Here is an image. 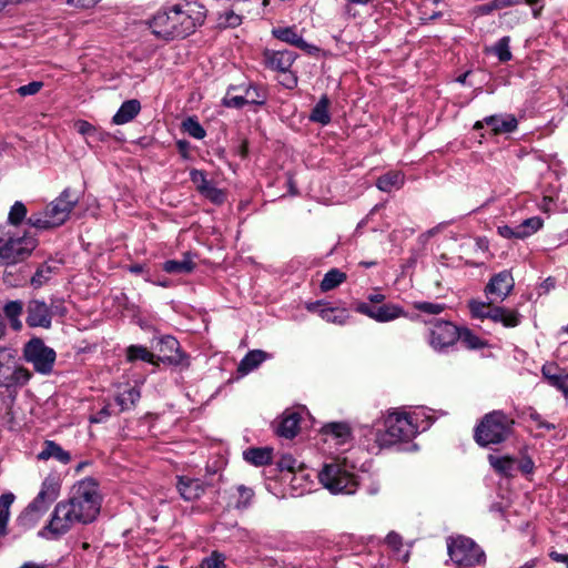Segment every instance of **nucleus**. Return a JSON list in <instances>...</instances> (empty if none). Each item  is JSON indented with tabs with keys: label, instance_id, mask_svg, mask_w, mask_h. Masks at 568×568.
<instances>
[{
	"label": "nucleus",
	"instance_id": "bf43d9fd",
	"mask_svg": "<svg viewBox=\"0 0 568 568\" xmlns=\"http://www.w3.org/2000/svg\"><path fill=\"white\" fill-rule=\"evenodd\" d=\"M385 542L387 546H389L393 550L399 551L403 546V538L399 534L395 531H390L387 534L385 538Z\"/></svg>",
	"mask_w": 568,
	"mask_h": 568
},
{
	"label": "nucleus",
	"instance_id": "ea45409f",
	"mask_svg": "<svg viewBox=\"0 0 568 568\" xmlns=\"http://www.w3.org/2000/svg\"><path fill=\"white\" fill-rule=\"evenodd\" d=\"M347 276L338 268L329 270L323 277L320 284L322 292H328L336 288L338 285L346 281Z\"/></svg>",
	"mask_w": 568,
	"mask_h": 568
},
{
	"label": "nucleus",
	"instance_id": "f704fd0d",
	"mask_svg": "<svg viewBox=\"0 0 568 568\" xmlns=\"http://www.w3.org/2000/svg\"><path fill=\"white\" fill-rule=\"evenodd\" d=\"M489 465L494 468L496 473L505 477H511L516 459L510 456H488Z\"/></svg>",
	"mask_w": 568,
	"mask_h": 568
},
{
	"label": "nucleus",
	"instance_id": "7c9ffc66",
	"mask_svg": "<svg viewBox=\"0 0 568 568\" xmlns=\"http://www.w3.org/2000/svg\"><path fill=\"white\" fill-rule=\"evenodd\" d=\"M44 513L40 511L36 507H32L30 504L21 511V514L17 518V526L26 531L29 530L40 521Z\"/></svg>",
	"mask_w": 568,
	"mask_h": 568
},
{
	"label": "nucleus",
	"instance_id": "0eeeda50",
	"mask_svg": "<svg viewBox=\"0 0 568 568\" xmlns=\"http://www.w3.org/2000/svg\"><path fill=\"white\" fill-rule=\"evenodd\" d=\"M68 313L69 310L62 297L51 296L49 304L44 300L31 298L26 304V324L30 328L49 329L54 316L63 318Z\"/></svg>",
	"mask_w": 568,
	"mask_h": 568
},
{
	"label": "nucleus",
	"instance_id": "37998d69",
	"mask_svg": "<svg viewBox=\"0 0 568 568\" xmlns=\"http://www.w3.org/2000/svg\"><path fill=\"white\" fill-rule=\"evenodd\" d=\"M184 132H186L190 136L202 140L206 135L205 129L199 122L196 116H189L182 121L181 124Z\"/></svg>",
	"mask_w": 568,
	"mask_h": 568
},
{
	"label": "nucleus",
	"instance_id": "2f4dec72",
	"mask_svg": "<svg viewBox=\"0 0 568 568\" xmlns=\"http://www.w3.org/2000/svg\"><path fill=\"white\" fill-rule=\"evenodd\" d=\"M459 341L467 349L477 351L488 346V342L476 335L470 328L459 326Z\"/></svg>",
	"mask_w": 568,
	"mask_h": 568
},
{
	"label": "nucleus",
	"instance_id": "864d4df0",
	"mask_svg": "<svg viewBox=\"0 0 568 568\" xmlns=\"http://www.w3.org/2000/svg\"><path fill=\"white\" fill-rule=\"evenodd\" d=\"M43 87V83L41 81H32L28 84L21 85L17 89V92L21 97H28L37 94Z\"/></svg>",
	"mask_w": 568,
	"mask_h": 568
},
{
	"label": "nucleus",
	"instance_id": "0e129e2a",
	"mask_svg": "<svg viewBox=\"0 0 568 568\" xmlns=\"http://www.w3.org/2000/svg\"><path fill=\"white\" fill-rule=\"evenodd\" d=\"M176 149L184 160H191L190 149L191 143L186 140H178L176 141Z\"/></svg>",
	"mask_w": 568,
	"mask_h": 568
},
{
	"label": "nucleus",
	"instance_id": "f03ea898",
	"mask_svg": "<svg viewBox=\"0 0 568 568\" xmlns=\"http://www.w3.org/2000/svg\"><path fill=\"white\" fill-rule=\"evenodd\" d=\"M206 18L205 7L197 1H185L160 9L149 21L152 33L166 42L185 39L201 27Z\"/></svg>",
	"mask_w": 568,
	"mask_h": 568
},
{
	"label": "nucleus",
	"instance_id": "c9c22d12",
	"mask_svg": "<svg viewBox=\"0 0 568 568\" xmlns=\"http://www.w3.org/2000/svg\"><path fill=\"white\" fill-rule=\"evenodd\" d=\"M58 267L55 265L50 264L49 262H44L38 266L34 274L30 278V284L34 288H40L44 284H47L53 274H55Z\"/></svg>",
	"mask_w": 568,
	"mask_h": 568
},
{
	"label": "nucleus",
	"instance_id": "412c9836",
	"mask_svg": "<svg viewBox=\"0 0 568 568\" xmlns=\"http://www.w3.org/2000/svg\"><path fill=\"white\" fill-rule=\"evenodd\" d=\"M484 122L491 126L494 134L513 133L518 128V120L514 114H493L484 118Z\"/></svg>",
	"mask_w": 568,
	"mask_h": 568
},
{
	"label": "nucleus",
	"instance_id": "6e6d98bb",
	"mask_svg": "<svg viewBox=\"0 0 568 568\" xmlns=\"http://www.w3.org/2000/svg\"><path fill=\"white\" fill-rule=\"evenodd\" d=\"M74 128L77 129L78 133L83 135L88 141H90V138L92 133L94 132V125L85 120H78L74 123Z\"/></svg>",
	"mask_w": 568,
	"mask_h": 568
},
{
	"label": "nucleus",
	"instance_id": "1a4fd4ad",
	"mask_svg": "<svg viewBox=\"0 0 568 568\" xmlns=\"http://www.w3.org/2000/svg\"><path fill=\"white\" fill-rule=\"evenodd\" d=\"M446 546L449 559L457 568H475L486 562L485 551L469 537L449 536L446 538Z\"/></svg>",
	"mask_w": 568,
	"mask_h": 568
},
{
	"label": "nucleus",
	"instance_id": "aec40b11",
	"mask_svg": "<svg viewBox=\"0 0 568 568\" xmlns=\"http://www.w3.org/2000/svg\"><path fill=\"white\" fill-rule=\"evenodd\" d=\"M175 486L181 498L185 501L200 499L206 490V485L201 479L189 476H176Z\"/></svg>",
	"mask_w": 568,
	"mask_h": 568
},
{
	"label": "nucleus",
	"instance_id": "4be33fe9",
	"mask_svg": "<svg viewBox=\"0 0 568 568\" xmlns=\"http://www.w3.org/2000/svg\"><path fill=\"white\" fill-rule=\"evenodd\" d=\"M300 423L301 416L298 413L285 412L275 427V433L280 437L292 439L298 434Z\"/></svg>",
	"mask_w": 568,
	"mask_h": 568
},
{
	"label": "nucleus",
	"instance_id": "72a5a7b5",
	"mask_svg": "<svg viewBox=\"0 0 568 568\" xmlns=\"http://www.w3.org/2000/svg\"><path fill=\"white\" fill-rule=\"evenodd\" d=\"M329 99L326 94L322 95L315 106L312 109L310 120L322 125H327L332 118L328 111Z\"/></svg>",
	"mask_w": 568,
	"mask_h": 568
},
{
	"label": "nucleus",
	"instance_id": "a18cd8bd",
	"mask_svg": "<svg viewBox=\"0 0 568 568\" xmlns=\"http://www.w3.org/2000/svg\"><path fill=\"white\" fill-rule=\"evenodd\" d=\"M412 306L419 313L428 315H438L447 308V305L445 303L427 301H415L413 302Z\"/></svg>",
	"mask_w": 568,
	"mask_h": 568
},
{
	"label": "nucleus",
	"instance_id": "393cba45",
	"mask_svg": "<svg viewBox=\"0 0 568 568\" xmlns=\"http://www.w3.org/2000/svg\"><path fill=\"white\" fill-rule=\"evenodd\" d=\"M141 103L136 99L124 101L112 118V123L116 125L125 124L132 121L140 112Z\"/></svg>",
	"mask_w": 568,
	"mask_h": 568
},
{
	"label": "nucleus",
	"instance_id": "dca6fc26",
	"mask_svg": "<svg viewBox=\"0 0 568 568\" xmlns=\"http://www.w3.org/2000/svg\"><path fill=\"white\" fill-rule=\"evenodd\" d=\"M515 287V280L508 270L494 274L485 286V294L491 301H505Z\"/></svg>",
	"mask_w": 568,
	"mask_h": 568
},
{
	"label": "nucleus",
	"instance_id": "680f3d73",
	"mask_svg": "<svg viewBox=\"0 0 568 568\" xmlns=\"http://www.w3.org/2000/svg\"><path fill=\"white\" fill-rule=\"evenodd\" d=\"M497 6L495 3V0H490L487 3L479 4L475 8V13L478 16H488L493 13L494 11H497Z\"/></svg>",
	"mask_w": 568,
	"mask_h": 568
},
{
	"label": "nucleus",
	"instance_id": "473e14b6",
	"mask_svg": "<svg viewBox=\"0 0 568 568\" xmlns=\"http://www.w3.org/2000/svg\"><path fill=\"white\" fill-rule=\"evenodd\" d=\"M405 182V176L400 172H387L379 176L376 181V186L383 192H392L399 190Z\"/></svg>",
	"mask_w": 568,
	"mask_h": 568
},
{
	"label": "nucleus",
	"instance_id": "c756f323",
	"mask_svg": "<svg viewBox=\"0 0 568 568\" xmlns=\"http://www.w3.org/2000/svg\"><path fill=\"white\" fill-rule=\"evenodd\" d=\"M195 267L196 264L192 261L190 253H185L182 261L168 260L162 265V270L169 274H190Z\"/></svg>",
	"mask_w": 568,
	"mask_h": 568
},
{
	"label": "nucleus",
	"instance_id": "a878e982",
	"mask_svg": "<svg viewBox=\"0 0 568 568\" xmlns=\"http://www.w3.org/2000/svg\"><path fill=\"white\" fill-rule=\"evenodd\" d=\"M323 435H331L336 444L343 445L351 440L352 429L346 422H333L325 424L321 429Z\"/></svg>",
	"mask_w": 568,
	"mask_h": 568
},
{
	"label": "nucleus",
	"instance_id": "9b49d317",
	"mask_svg": "<svg viewBox=\"0 0 568 568\" xmlns=\"http://www.w3.org/2000/svg\"><path fill=\"white\" fill-rule=\"evenodd\" d=\"M428 326V345L437 353L446 354L459 341L458 328L452 321L443 318L423 320Z\"/></svg>",
	"mask_w": 568,
	"mask_h": 568
},
{
	"label": "nucleus",
	"instance_id": "774afa93",
	"mask_svg": "<svg viewBox=\"0 0 568 568\" xmlns=\"http://www.w3.org/2000/svg\"><path fill=\"white\" fill-rule=\"evenodd\" d=\"M111 134L100 128H94V132L92 133L90 141L93 142H105L110 139Z\"/></svg>",
	"mask_w": 568,
	"mask_h": 568
},
{
	"label": "nucleus",
	"instance_id": "423d86ee",
	"mask_svg": "<svg viewBox=\"0 0 568 568\" xmlns=\"http://www.w3.org/2000/svg\"><path fill=\"white\" fill-rule=\"evenodd\" d=\"M418 434V426L408 413L392 412L384 419V429H377L375 442L381 448H388L410 442Z\"/></svg>",
	"mask_w": 568,
	"mask_h": 568
},
{
	"label": "nucleus",
	"instance_id": "4d7b16f0",
	"mask_svg": "<svg viewBox=\"0 0 568 568\" xmlns=\"http://www.w3.org/2000/svg\"><path fill=\"white\" fill-rule=\"evenodd\" d=\"M523 224L526 227V231L529 232V236H530L542 227L544 221L539 216H532V217L526 219L523 222Z\"/></svg>",
	"mask_w": 568,
	"mask_h": 568
},
{
	"label": "nucleus",
	"instance_id": "ddd939ff",
	"mask_svg": "<svg viewBox=\"0 0 568 568\" xmlns=\"http://www.w3.org/2000/svg\"><path fill=\"white\" fill-rule=\"evenodd\" d=\"M320 483L333 494H354L357 488L355 476L341 465H325L318 474Z\"/></svg>",
	"mask_w": 568,
	"mask_h": 568
},
{
	"label": "nucleus",
	"instance_id": "c85d7f7f",
	"mask_svg": "<svg viewBox=\"0 0 568 568\" xmlns=\"http://www.w3.org/2000/svg\"><path fill=\"white\" fill-rule=\"evenodd\" d=\"M267 353L262 349H253L245 354L241 359L237 372L241 375H246L257 368L266 358Z\"/></svg>",
	"mask_w": 568,
	"mask_h": 568
},
{
	"label": "nucleus",
	"instance_id": "e2e57ef3",
	"mask_svg": "<svg viewBox=\"0 0 568 568\" xmlns=\"http://www.w3.org/2000/svg\"><path fill=\"white\" fill-rule=\"evenodd\" d=\"M14 495L12 493H6L0 496V511L10 513V507L14 501Z\"/></svg>",
	"mask_w": 568,
	"mask_h": 568
},
{
	"label": "nucleus",
	"instance_id": "f257e3e1",
	"mask_svg": "<svg viewBox=\"0 0 568 568\" xmlns=\"http://www.w3.org/2000/svg\"><path fill=\"white\" fill-rule=\"evenodd\" d=\"M102 498L98 483L91 478L78 481L69 497L59 501L48 524L39 531V536L58 539L65 535L75 524L93 523L101 510Z\"/></svg>",
	"mask_w": 568,
	"mask_h": 568
},
{
	"label": "nucleus",
	"instance_id": "a211bd4d",
	"mask_svg": "<svg viewBox=\"0 0 568 568\" xmlns=\"http://www.w3.org/2000/svg\"><path fill=\"white\" fill-rule=\"evenodd\" d=\"M264 63L267 69L273 71L287 73L297 58L294 51L284 50H265L263 53Z\"/></svg>",
	"mask_w": 568,
	"mask_h": 568
},
{
	"label": "nucleus",
	"instance_id": "8fccbe9b",
	"mask_svg": "<svg viewBox=\"0 0 568 568\" xmlns=\"http://www.w3.org/2000/svg\"><path fill=\"white\" fill-rule=\"evenodd\" d=\"M225 557L223 554L213 551L209 557H205L200 567L201 568H226Z\"/></svg>",
	"mask_w": 568,
	"mask_h": 568
},
{
	"label": "nucleus",
	"instance_id": "58836bf2",
	"mask_svg": "<svg viewBox=\"0 0 568 568\" xmlns=\"http://www.w3.org/2000/svg\"><path fill=\"white\" fill-rule=\"evenodd\" d=\"M28 210L23 202L16 201L10 207L7 222L3 225H10V230H19L21 223L27 220Z\"/></svg>",
	"mask_w": 568,
	"mask_h": 568
},
{
	"label": "nucleus",
	"instance_id": "6ab92c4d",
	"mask_svg": "<svg viewBox=\"0 0 568 568\" xmlns=\"http://www.w3.org/2000/svg\"><path fill=\"white\" fill-rule=\"evenodd\" d=\"M542 378L547 384L560 392L568 399V369L556 363H547L541 367Z\"/></svg>",
	"mask_w": 568,
	"mask_h": 568
},
{
	"label": "nucleus",
	"instance_id": "2eb2a0df",
	"mask_svg": "<svg viewBox=\"0 0 568 568\" xmlns=\"http://www.w3.org/2000/svg\"><path fill=\"white\" fill-rule=\"evenodd\" d=\"M158 359L170 366H189L187 355L181 351L179 341L172 335H164L158 339Z\"/></svg>",
	"mask_w": 568,
	"mask_h": 568
},
{
	"label": "nucleus",
	"instance_id": "338daca9",
	"mask_svg": "<svg viewBox=\"0 0 568 568\" xmlns=\"http://www.w3.org/2000/svg\"><path fill=\"white\" fill-rule=\"evenodd\" d=\"M101 0H67V3L75 8L89 9L93 8Z\"/></svg>",
	"mask_w": 568,
	"mask_h": 568
},
{
	"label": "nucleus",
	"instance_id": "052dcab7",
	"mask_svg": "<svg viewBox=\"0 0 568 568\" xmlns=\"http://www.w3.org/2000/svg\"><path fill=\"white\" fill-rule=\"evenodd\" d=\"M518 468L524 475H530L534 473L535 463L531 457L526 455L520 459Z\"/></svg>",
	"mask_w": 568,
	"mask_h": 568
},
{
	"label": "nucleus",
	"instance_id": "a19ab883",
	"mask_svg": "<svg viewBox=\"0 0 568 568\" xmlns=\"http://www.w3.org/2000/svg\"><path fill=\"white\" fill-rule=\"evenodd\" d=\"M125 354L126 361L130 363L143 361L153 364L155 358V355L142 345H130Z\"/></svg>",
	"mask_w": 568,
	"mask_h": 568
},
{
	"label": "nucleus",
	"instance_id": "20e7f679",
	"mask_svg": "<svg viewBox=\"0 0 568 568\" xmlns=\"http://www.w3.org/2000/svg\"><path fill=\"white\" fill-rule=\"evenodd\" d=\"M38 246L36 235L0 225V265H14L28 258Z\"/></svg>",
	"mask_w": 568,
	"mask_h": 568
},
{
	"label": "nucleus",
	"instance_id": "09e8293b",
	"mask_svg": "<svg viewBox=\"0 0 568 568\" xmlns=\"http://www.w3.org/2000/svg\"><path fill=\"white\" fill-rule=\"evenodd\" d=\"M237 493H239V498L235 504V508L239 510L248 508L251 506L252 499L254 497L253 489L248 488L244 485H240V486H237Z\"/></svg>",
	"mask_w": 568,
	"mask_h": 568
},
{
	"label": "nucleus",
	"instance_id": "5701e85b",
	"mask_svg": "<svg viewBox=\"0 0 568 568\" xmlns=\"http://www.w3.org/2000/svg\"><path fill=\"white\" fill-rule=\"evenodd\" d=\"M489 320L494 323H500L506 328H514L520 325L523 315L517 310L493 306Z\"/></svg>",
	"mask_w": 568,
	"mask_h": 568
},
{
	"label": "nucleus",
	"instance_id": "e433bc0d",
	"mask_svg": "<svg viewBox=\"0 0 568 568\" xmlns=\"http://www.w3.org/2000/svg\"><path fill=\"white\" fill-rule=\"evenodd\" d=\"M510 37L505 36L496 41L491 47L486 48V53H491L497 57L498 61L501 63L508 62L513 59V53L510 51Z\"/></svg>",
	"mask_w": 568,
	"mask_h": 568
},
{
	"label": "nucleus",
	"instance_id": "13d9d810",
	"mask_svg": "<svg viewBox=\"0 0 568 568\" xmlns=\"http://www.w3.org/2000/svg\"><path fill=\"white\" fill-rule=\"evenodd\" d=\"M335 308L333 307H323L318 311L320 316L329 323L343 324L344 320L341 316L334 315Z\"/></svg>",
	"mask_w": 568,
	"mask_h": 568
},
{
	"label": "nucleus",
	"instance_id": "bb28decb",
	"mask_svg": "<svg viewBox=\"0 0 568 568\" xmlns=\"http://www.w3.org/2000/svg\"><path fill=\"white\" fill-rule=\"evenodd\" d=\"M243 458L254 466L270 465L272 464L273 449L271 447H250L243 452Z\"/></svg>",
	"mask_w": 568,
	"mask_h": 568
},
{
	"label": "nucleus",
	"instance_id": "6e6552de",
	"mask_svg": "<svg viewBox=\"0 0 568 568\" xmlns=\"http://www.w3.org/2000/svg\"><path fill=\"white\" fill-rule=\"evenodd\" d=\"M32 373L19 363L18 353L11 347H0V388L17 393L31 379Z\"/></svg>",
	"mask_w": 568,
	"mask_h": 568
},
{
	"label": "nucleus",
	"instance_id": "603ef678",
	"mask_svg": "<svg viewBox=\"0 0 568 568\" xmlns=\"http://www.w3.org/2000/svg\"><path fill=\"white\" fill-rule=\"evenodd\" d=\"M54 500L55 499H50L49 497H47V495L44 493L39 491L38 495L34 497V499L30 503V505L45 514L47 510L49 509L50 505Z\"/></svg>",
	"mask_w": 568,
	"mask_h": 568
},
{
	"label": "nucleus",
	"instance_id": "4468645a",
	"mask_svg": "<svg viewBox=\"0 0 568 568\" xmlns=\"http://www.w3.org/2000/svg\"><path fill=\"white\" fill-rule=\"evenodd\" d=\"M354 310L357 313L366 315L378 323H386L399 317L408 316L400 305L394 303L371 305L367 302H359L355 305Z\"/></svg>",
	"mask_w": 568,
	"mask_h": 568
},
{
	"label": "nucleus",
	"instance_id": "69168bd1",
	"mask_svg": "<svg viewBox=\"0 0 568 568\" xmlns=\"http://www.w3.org/2000/svg\"><path fill=\"white\" fill-rule=\"evenodd\" d=\"M111 416V412L109 406H104L99 412H97L93 416L90 417L91 423H104Z\"/></svg>",
	"mask_w": 568,
	"mask_h": 568
},
{
	"label": "nucleus",
	"instance_id": "9d476101",
	"mask_svg": "<svg viewBox=\"0 0 568 568\" xmlns=\"http://www.w3.org/2000/svg\"><path fill=\"white\" fill-rule=\"evenodd\" d=\"M268 99L267 89L255 82L230 84L222 99V105L229 109L241 110L245 105L263 106Z\"/></svg>",
	"mask_w": 568,
	"mask_h": 568
},
{
	"label": "nucleus",
	"instance_id": "de8ad7c7",
	"mask_svg": "<svg viewBox=\"0 0 568 568\" xmlns=\"http://www.w3.org/2000/svg\"><path fill=\"white\" fill-rule=\"evenodd\" d=\"M199 193L216 205H221L225 201V193L221 189L214 186L212 183H210L207 186L203 185L201 187V192Z\"/></svg>",
	"mask_w": 568,
	"mask_h": 568
},
{
	"label": "nucleus",
	"instance_id": "b1692460",
	"mask_svg": "<svg viewBox=\"0 0 568 568\" xmlns=\"http://www.w3.org/2000/svg\"><path fill=\"white\" fill-rule=\"evenodd\" d=\"M39 460H48L50 458H54L58 462L67 465L71 462V455L69 452L64 450L58 443L54 440H44L42 450L37 455Z\"/></svg>",
	"mask_w": 568,
	"mask_h": 568
},
{
	"label": "nucleus",
	"instance_id": "7ed1b4c3",
	"mask_svg": "<svg viewBox=\"0 0 568 568\" xmlns=\"http://www.w3.org/2000/svg\"><path fill=\"white\" fill-rule=\"evenodd\" d=\"M515 419L503 409L485 414L474 427V440L483 448L506 443L515 433Z\"/></svg>",
	"mask_w": 568,
	"mask_h": 568
},
{
	"label": "nucleus",
	"instance_id": "49530a36",
	"mask_svg": "<svg viewBox=\"0 0 568 568\" xmlns=\"http://www.w3.org/2000/svg\"><path fill=\"white\" fill-rule=\"evenodd\" d=\"M60 488L59 478L50 475L43 479L40 491L44 493L50 499H57L60 494Z\"/></svg>",
	"mask_w": 568,
	"mask_h": 568
},
{
	"label": "nucleus",
	"instance_id": "c03bdc74",
	"mask_svg": "<svg viewBox=\"0 0 568 568\" xmlns=\"http://www.w3.org/2000/svg\"><path fill=\"white\" fill-rule=\"evenodd\" d=\"M243 22V17L233 10H225L219 13L217 27L221 29L237 28Z\"/></svg>",
	"mask_w": 568,
	"mask_h": 568
},
{
	"label": "nucleus",
	"instance_id": "f8f14e48",
	"mask_svg": "<svg viewBox=\"0 0 568 568\" xmlns=\"http://www.w3.org/2000/svg\"><path fill=\"white\" fill-rule=\"evenodd\" d=\"M22 356L28 364L32 365L36 373L48 376L53 372L57 353L45 345L41 337L34 336L24 343Z\"/></svg>",
	"mask_w": 568,
	"mask_h": 568
},
{
	"label": "nucleus",
	"instance_id": "f3484780",
	"mask_svg": "<svg viewBox=\"0 0 568 568\" xmlns=\"http://www.w3.org/2000/svg\"><path fill=\"white\" fill-rule=\"evenodd\" d=\"M272 36L285 43H288L295 48L301 49L310 55H316L321 50L317 45L307 43L303 37L297 32L295 26L292 27H278L272 30Z\"/></svg>",
	"mask_w": 568,
	"mask_h": 568
},
{
	"label": "nucleus",
	"instance_id": "cd10ccee",
	"mask_svg": "<svg viewBox=\"0 0 568 568\" xmlns=\"http://www.w3.org/2000/svg\"><path fill=\"white\" fill-rule=\"evenodd\" d=\"M26 304L20 300L8 301L4 303L2 311L8 318L10 326L14 331H20L23 326L20 316L23 313Z\"/></svg>",
	"mask_w": 568,
	"mask_h": 568
},
{
	"label": "nucleus",
	"instance_id": "5fc2aeb1",
	"mask_svg": "<svg viewBox=\"0 0 568 568\" xmlns=\"http://www.w3.org/2000/svg\"><path fill=\"white\" fill-rule=\"evenodd\" d=\"M529 410V418L537 424L538 428H544L546 430L556 429V425L546 422L537 410H535L534 408H530Z\"/></svg>",
	"mask_w": 568,
	"mask_h": 568
},
{
	"label": "nucleus",
	"instance_id": "79ce46f5",
	"mask_svg": "<svg viewBox=\"0 0 568 568\" xmlns=\"http://www.w3.org/2000/svg\"><path fill=\"white\" fill-rule=\"evenodd\" d=\"M494 301L490 302H481L477 300H470L468 302V308L470 311L471 317L477 320H489V314L493 313V304Z\"/></svg>",
	"mask_w": 568,
	"mask_h": 568
},
{
	"label": "nucleus",
	"instance_id": "39448f33",
	"mask_svg": "<svg viewBox=\"0 0 568 568\" xmlns=\"http://www.w3.org/2000/svg\"><path fill=\"white\" fill-rule=\"evenodd\" d=\"M78 203L79 197L73 194L70 187H65L42 212L32 213L28 217V224L37 230L61 226L69 220Z\"/></svg>",
	"mask_w": 568,
	"mask_h": 568
},
{
	"label": "nucleus",
	"instance_id": "4c0bfd02",
	"mask_svg": "<svg viewBox=\"0 0 568 568\" xmlns=\"http://www.w3.org/2000/svg\"><path fill=\"white\" fill-rule=\"evenodd\" d=\"M141 397V393L136 387H130L123 393L114 397L115 404L119 406V413L129 410L135 406Z\"/></svg>",
	"mask_w": 568,
	"mask_h": 568
},
{
	"label": "nucleus",
	"instance_id": "3c124183",
	"mask_svg": "<svg viewBox=\"0 0 568 568\" xmlns=\"http://www.w3.org/2000/svg\"><path fill=\"white\" fill-rule=\"evenodd\" d=\"M190 180L196 185L197 192H201V187L207 186L211 182L206 179V173L203 170L192 169L190 171Z\"/></svg>",
	"mask_w": 568,
	"mask_h": 568
}]
</instances>
